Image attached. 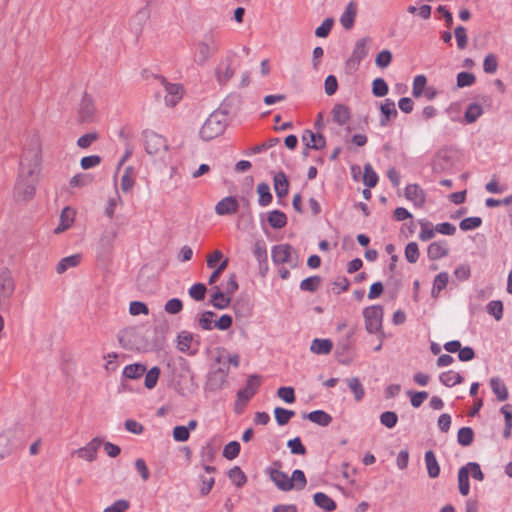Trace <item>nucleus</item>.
<instances>
[{
	"label": "nucleus",
	"mask_w": 512,
	"mask_h": 512,
	"mask_svg": "<svg viewBox=\"0 0 512 512\" xmlns=\"http://www.w3.org/2000/svg\"><path fill=\"white\" fill-rule=\"evenodd\" d=\"M378 175L370 164L364 166L363 183L368 188H373L378 183Z\"/></svg>",
	"instance_id": "obj_48"
},
{
	"label": "nucleus",
	"mask_w": 512,
	"mask_h": 512,
	"mask_svg": "<svg viewBox=\"0 0 512 512\" xmlns=\"http://www.w3.org/2000/svg\"><path fill=\"white\" fill-rule=\"evenodd\" d=\"M367 38L359 39L353 48L351 56L346 61V67L350 71H356L361 61L367 56L368 51L366 49Z\"/></svg>",
	"instance_id": "obj_9"
},
{
	"label": "nucleus",
	"mask_w": 512,
	"mask_h": 512,
	"mask_svg": "<svg viewBox=\"0 0 512 512\" xmlns=\"http://www.w3.org/2000/svg\"><path fill=\"white\" fill-rule=\"evenodd\" d=\"M382 117L380 119V125L382 127L387 126L388 122L392 117H396L398 112L395 108V103L391 99H385L384 103L380 107Z\"/></svg>",
	"instance_id": "obj_23"
},
{
	"label": "nucleus",
	"mask_w": 512,
	"mask_h": 512,
	"mask_svg": "<svg viewBox=\"0 0 512 512\" xmlns=\"http://www.w3.org/2000/svg\"><path fill=\"white\" fill-rule=\"evenodd\" d=\"M206 292H207V288H206V285L203 283H196V284L192 285L188 290L189 296L192 299H194L195 301L204 300Z\"/></svg>",
	"instance_id": "obj_53"
},
{
	"label": "nucleus",
	"mask_w": 512,
	"mask_h": 512,
	"mask_svg": "<svg viewBox=\"0 0 512 512\" xmlns=\"http://www.w3.org/2000/svg\"><path fill=\"white\" fill-rule=\"evenodd\" d=\"M270 478L278 487V489L282 491H290L294 489V484L291 483L290 478L285 472H282L278 469H271Z\"/></svg>",
	"instance_id": "obj_18"
},
{
	"label": "nucleus",
	"mask_w": 512,
	"mask_h": 512,
	"mask_svg": "<svg viewBox=\"0 0 512 512\" xmlns=\"http://www.w3.org/2000/svg\"><path fill=\"white\" fill-rule=\"evenodd\" d=\"M73 212L69 208L63 209L60 215V224L55 229V233H60L68 229L73 223Z\"/></svg>",
	"instance_id": "obj_45"
},
{
	"label": "nucleus",
	"mask_w": 512,
	"mask_h": 512,
	"mask_svg": "<svg viewBox=\"0 0 512 512\" xmlns=\"http://www.w3.org/2000/svg\"><path fill=\"white\" fill-rule=\"evenodd\" d=\"M257 193L259 195L258 204L261 207H266L272 202V194L270 186L266 182H261L257 185Z\"/></svg>",
	"instance_id": "obj_36"
},
{
	"label": "nucleus",
	"mask_w": 512,
	"mask_h": 512,
	"mask_svg": "<svg viewBox=\"0 0 512 512\" xmlns=\"http://www.w3.org/2000/svg\"><path fill=\"white\" fill-rule=\"evenodd\" d=\"M331 114L333 121L340 126L346 124L351 117L350 109L344 104H335Z\"/></svg>",
	"instance_id": "obj_22"
},
{
	"label": "nucleus",
	"mask_w": 512,
	"mask_h": 512,
	"mask_svg": "<svg viewBox=\"0 0 512 512\" xmlns=\"http://www.w3.org/2000/svg\"><path fill=\"white\" fill-rule=\"evenodd\" d=\"M419 224L421 227V231L419 233V239L421 241H429L435 236V227L433 224L427 220L421 219L419 220Z\"/></svg>",
	"instance_id": "obj_42"
},
{
	"label": "nucleus",
	"mask_w": 512,
	"mask_h": 512,
	"mask_svg": "<svg viewBox=\"0 0 512 512\" xmlns=\"http://www.w3.org/2000/svg\"><path fill=\"white\" fill-rule=\"evenodd\" d=\"M94 101L90 95L85 93L81 99L78 114L81 122L92 121L95 114Z\"/></svg>",
	"instance_id": "obj_11"
},
{
	"label": "nucleus",
	"mask_w": 512,
	"mask_h": 512,
	"mask_svg": "<svg viewBox=\"0 0 512 512\" xmlns=\"http://www.w3.org/2000/svg\"><path fill=\"white\" fill-rule=\"evenodd\" d=\"M295 412L292 410H288L282 407H276L274 409V416L276 419V422L280 426L286 425L292 417H294Z\"/></svg>",
	"instance_id": "obj_44"
},
{
	"label": "nucleus",
	"mask_w": 512,
	"mask_h": 512,
	"mask_svg": "<svg viewBox=\"0 0 512 512\" xmlns=\"http://www.w3.org/2000/svg\"><path fill=\"white\" fill-rule=\"evenodd\" d=\"M291 483L294 484V489L302 490L307 484L305 474L302 470L296 469L292 472V476L289 477Z\"/></svg>",
	"instance_id": "obj_57"
},
{
	"label": "nucleus",
	"mask_w": 512,
	"mask_h": 512,
	"mask_svg": "<svg viewBox=\"0 0 512 512\" xmlns=\"http://www.w3.org/2000/svg\"><path fill=\"white\" fill-rule=\"evenodd\" d=\"M483 114L481 105L477 103H470L465 111L464 120L466 123L471 124L477 121V119Z\"/></svg>",
	"instance_id": "obj_40"
},
{
	"label": "nucleus",
	"mask_w": 512,
	"mask_h": 512,
	"mask_svg": "<svg viewBox=\"0 0 512 512\" xmlns=\"http://www.w3.org/2000/svg\"><path fill=\"white\" fill-rule=\"evenodd\" d=\"M458 488L462 496H467L470 492V483L466 468H460L458 470Z\"/></svg>",
	"instance_id": "obj_46"
},
{
	"label": "nucleus",
	"mask_w": 512,
	"mask_h": 512,
	"mask_svg": "<svg viewBox=\"0 0 512 512\" xmlns=\"http://www.w3.org/2000/svg\"><path fill=\"white\" fill-rule=\"evenodd\" d=\"M389 91L388 84L383 78H376L372 82V93L376 97H384Z\"/></svg>",
	"instance_id": "obj_52"
},
{
	"label": "nucleus",
	"mask_w": 512,
	"mask_h": 512,
	"mask_svg": "<svg viewBox=\"0 0 512 512\" xmlns=\"http://www.w3.org/2000/svg\"><path fill=\"white\" fill-rule=\"evenodd\" d=\"M302 141L307 149L321 150L326 146V139L320 133H314L311 130H305L302 135Z\"/></svg>",
	"instance_id": "obj_13"
},
{
	"label": "nucleus",
	"mask_w": 512,
	"mask_h": 512,
	"mask_svg": "<svg viewBox=\"0 0 512 512\" xmlns=\"http://www.w3.org/2000/svg\"><path fill=\"white\" fill-rule=\"evenodd\" d=\"M231 303V297L226 294V292L222 291L218 286L213 288V293L211 294V299L209 304H211L214 308L223 310L229 307Z\"/></svg>",
	"instance_id": "obj_17"
},
{
	"label": "nucleus",
	"mask_w": 512,
	"mask_h": 512,
	"mask_svg": "<svg viewBox=\"0 0 512 512\" xmlns=\"http://www.w3.org/2000/svg\"><path fill=\"white\" fill-rule=\"evenodd\" d=\"M241 450V445L238 441H231L223 448V457L227 460H233L238 457Z\"/></svg>",
	"instance_id": "obj_51"
},
{
	"label": "nucleus",
	"mask_w": 512,
	"mask_h": 512,
	"mask_svg": "<svg viewBox=\"0 0 512 512\" xmlns=\"http://www.w3.org/2000/svg\"><path fill=\"white\" fill-rule=\"evenodd\" d=\"M346 383L351 390V392L354 394V398L357 402H360L365 395V389L363 385L361 384L358 377H352L346 379Z\"/></svg>",
	"instance_id": "obj_39"
},
{
	"label": "nucleus",
	"mask_w": 512,
	"mask_h": 512,
	"mask_svg": "<svg viewBox=\"0 0 512 512\" xmlns=\"http://www.w3.org/2000/svg\"><path fill=\"white\" fill-rule=\"evenodd\" d=\"M476 81V77L471 72H460L457 74V87L464 88L472 86Z\"/></svg>",
	"instance_id": "obj_56"
},
{
	"label": "nucleus",
	"mask_w": 512,
	"mask_h": 512,
	"mask_svg": "<svg viewBox=\"0 0 512 512\" xmlns=\"http://www.w3.org/2000/svg\"><path fill=\"white\" fill-rule=\"evenodd\" d=\"M14 291V281L10 271L7 269L0 273V297L7 298L12 295Z\"/></svg>",
	"instance_id": "obj_21"
},
{
	"label": "nucleus",
	"mask_w": 512,
	"mask_h": 512,
	"mask_svg": "<svg viewBox=\"0 0 512 512\" xmlns=\"http://www.w3.org/2000/svg\"><path fill=\"white\" fill-rule=\"evenodd\" d=\"M150 9L148 5L138 10V12L132 18V25L135 30H141L142 25L149 19Z\"/></svg>",
	"instance_id": "obj_43"
},
{
	"label": "nucleus",
	"mask_w": 512,
	"mask_h": 512,
	"mask_svg": "<svg viewBox=\"0 0 512 512\" xmlns=\"http://www.w3.org/2000/svg\"><path fill=\"white\" fill-rule=\"evenodd\" d=\"M439 380L446 387H453L457 384H461L464 381V378L458 372L449 370L442 372L439 376Z\"/></svg>",
	"instance_id": "obj_30"
},
{
	"label": "nucleus",
	"mask_w": 512,
	"mask_h": 512,
	"mask_svg": "<svg viewBox=\"0 0 512 512\" xmlns=\"http://www.w3.org/2000/svg\"><path fill=\"white\" fill-rule=\"evenodd\" d=\"M239 203L233 196H227L219 201L215 206V212L218 215H231L238 211Z\"/></svg>",
	"instance_id": "obj_15"
},
{
	"label": "nucleus",
	"mask_w": 512,
	"mask_h": 512,
	"mask_svg": "<svg viewBox=\"0 0 512 512\" xmlns=\"http://www.w3.org/2000/svg\"><path fill=\"white\" fill-rule=\"evenodd\" d=\"M449 275L447 272H440L435 276L433 281V287L431 290V296L437 298L442 290H444L448 284Z\"/></svg>",
	"instance_id": "obj_34"
},
{
	"label": "nucleus",
	"mask_w": 512,
	"mask_h": 512,
	"mask_svg": "<svg viewBox=\"0 0 512 512\" xmlns=\"http://www.w3.org/2000/svg\"><path fill=\"white\" fill-rule=\"evenodd\" d=\"M397 421L398 416L393 411H385L380 415V423L389 429L394 428L397 424Z\"/></svg>",
	"instance_id": "obj_63"
},
{
	"label": "nucleus",
	"mask_w": 512,
	"mask_h": 512,
	"mask_svg": "<svg viewBox=\"0 0 512 512\" xmlns=\"http://www.w3.org/2000/svg\"><path fill=\"white\" fill-rule=\"evenodd\" d=\"M425 464L427 473L430 478H436L440 474V466L436 459L435 453L432 450L425 452Z\"/></svg>",
	"instance_id": "obj_26"
},
{
	"label": "nucleus",
	"mask_w": 512,
	"mask_h": 512,
	"mask_svg": "<svg viewBox=\"0 0 512 512\" xmlns=\"http://www.w3.org/2000/svg\"><path fill=\"white\" fill-rule=\"evenodd\" d=\"M356 14L357 4L354 1H351L348 3L345 11L340 17V23L344 29L349 30L354 26Z\"/></svg>",
	"instance_id": "obj_20"
},
{
	"label": "nucleus",
	"mask_w": 512,
	"mask_h": 512,
	"mask_svg": "<svg viewBox=\"0 0 512 512\" xmlns=\"http://www.w3.org/2000/svg\"><path fill=\"white\" fill-rule=\"evenodd\" d=\"M160 372V368L154 366L146 373L144 384L147 389H153L157 385Z\"/></svg>",
	"instance_id": "obj_54"
},
{
	"label": "nucleus",
	"mask_w": 512,
	"mask_h": 512,
	"mask_svg": "<svg viewBox=\"0 0 512 512\" xmlns=\"http://www.w3.org/2000/svg\"><path fill=\"white\" fill-rule=\"evenodd\" d=\"M262 377L258 374H252L247 378L246 386L237 392L236 409L239 405L244 407L249 400L256 394L261 384Z\"/></svg>",
	"instance_id": "obj_8"
},
{
	"label": "nucleus",
	"mask_w": 512,
	"mask_h": 512,
	"mask_svg": "<svg viewBox=\"0 0 512 512\" xmlns=\"http://www.w3.org/2000/svg\"><path fill=\"white\" fill-rule=\"evenodd\" d=\"M500 412L504 416V430H503V437L505 439H509L512 434V407L510 404H505L500 408Z\"/></svg>",
	"instance_id": "obj_37"
},
{
	"label": "nucleus",
	"mask_w": 512,
	"mask_h": 512,
	"mask_svg": "<svg viewBox=\"0 0 512 512\" xmlns=\"http://www.w3.org/2000/svg\"><path fill=\"white\" fill-rule=\"evenodd\" d=\"M419 248L416 242H410L405 247V258L409 263H416L419 259Z\"/></svg>",
	"instance_id": "obj_59"
},
{
	"label": "nucleus",
	"mask_w": 512,
	"mask_h": 512,
	"mask_svg": "<svg viewBox=\"0 0 512 512\" xmlns=\"http://www.w3.org/2000/svg\"><path fill=\"white\" fill-rule=\"evenodd\" d=\"M11 432L6 431L0 435V457L4 458L18 447L15 441H10Z\"/></svg>",
	"instance_id": "obj_29"
},
{
	"label": "nucleus",
	"mask_w": 512,
	"mask_h": 512,
	"mask_svg": "<svg viewBox=\"0 0 512 512\" xmlns=\"http://www.w3.org/2000/svg\"><path fill=\"white\" fill-rule=\"evenodd\" d=\"M447 243L444 240L432 242L427 249V256L430 260H439L448 255Z\"/></svg>",
	"instance_id": "obj_19"
},
{
	"label": "nucleus",
	"mask_w": 512,
	"mask_h": 512,
	"mask_svg": "<svg viewBox=\"0 0 512 512\" xmlns=\"http://www.w3.org/2000/svg\"><path fill=\"white\" fill-rule=\"evenodd\" d=\"M218 50L217 35L212 31L206 32L202 40L194 43L192 49L193 61L197 66H204Z\"/></svg>",
	"instance_id": "obj_2"
},
{
	"label": "nucleus",
	"mask_w": 512,
	"mask_h": 512,
	"mask_svg": "<svg viewBox=\"0 0 512 512\" xmlns=\"http://www.w3.org/2000/svg\"><path fill=\"white\" fill-rule=\"evenodd\" d=\"M274 190L278 198H283L288 194L289 181L286 174L282 171L274 176Z\"/></svg>",
	"instance_id": "obj_24"
},
{
	"label": "nucleus",
	"mask_w": 512,
	"mask_h": 512,
	"mask_svg": "<svg viewBox=\"0 0 512 512\" xmlns=\"http://www.w3.org/2000/svg\"><path fill=\"white\" fill-rule=\"evenodd\" d=\"M474 432L470 427H462L457 433V441L462 446H469L473 442Z\"/></svg>",
	"instance_id": "obj_50"
},
{
	"label": "nucleus",
	"mask_w": 512,
	"mask_h": 512,
	"mask_svg": "<svg viewBox=\"0 0 512 512\" xmlns=\"http://www.w3.org/2000/svg\"><path fill=\"white\" fill-rule=\"evenodd\" d=\"M490 386L493 393L499 401H505L508 398V390L504 382L498 378L493 377L490 379Z\"/></svg>",
	"instance_id": "obj_32"
},
{
	"label": "nucleus",
	"mask_w": 512,
	"mask_h": 512,
	"mask_svg": "<svg viewBox=\"0 0 512 512\" xmlns=\"http://www.w3.org/2000/svg\"><path fill=\"white\" fill-rule=\"evenodd\" d=\"M461 468H466L467 476L471 475L472 478L482 481L484 479V474L481 470V467L476 462H468L466 465Z\"/></svg>",
	"instance_id": "obj_58"
},
{
	"label": "nucleus",
	"mask_w": 512,
	"mask_h": 512,
	"mask_svg": "<svg viewBox=\"0 0 512 512\" xmlns=\"http://www.w3.org/2000/svg\"><path fill=\"white\" fill-rule=\"evenodd\" d=\"M333 343L330 339L315 338L310 346L311 352L317 355H326L331 352Z\"/></svg>",
	"instance_id": "obj_28"
},
{
	"label": "nucleus",
	"mask_w": 512,
	"mask_h": 512,
	"mask_svg": "<svg viewBox=\"0 0 512 512\" xmlns=\"http://www.w3.org/2000/svg\"><path fill=\"white\" fill-rule=\"evenodd\" d=\"M216 313L213 311H204L200 315H198L197 321L198 325L203 330H212L215 328V320L214 317Z\"/></svg>",
	"instance_id": "obj_38"
},
{
	"label": "nucleus",
	"mask_w": 512,
	"mask_h": 512,
	"mask_svg": "<svg viewBox=\"0 0 512 512\" xmlns=\"http://www.w3.org/2000/svg\"><path fill=\"white\" fill-rule=\"evenodd\" d=\"M482 224V219L480 217H468L459 223V227L462 231H470L477 229Z\"/></svg>",
	"instance_id": "obj_60"
},
{
	"label": "nucleus",
	"mask_w": 512,
	"mask_h": 512,
	"mask_svg": "<svg viewBox=\"0 0 512 512\" xmlns=\"http://www.w3.org/2000/svg\"><path fill=\"white\" fill-rule=\"evenodd\" d=\"M365 320V328L370 334H380L381 339L384 338L382 329L383 308L380 305H372L363 310Z\"/></svg>",
	"instance_id": "obj_5"
},
{
	"label": "nucleus",
	"mask_w": 512,
	"mask_h": 512,
	"mask_svg": "<svg viewBox=\"0 0 512 512\" xmlns=\"http://www.w3.org/2000/svg\"><path fill=\"white\" fill-rule=\"evenodd\" d=\"M144 148L149 155H159L168 150L166 139L152 130L142 132Z\"/></svg>",
	"instance_id": "obj_6"
},
{
	"label": "nucleus",
	"mask_w": 512,
	"mask_h": 512,
	"mask_svg": "<svg viewBox=\"0 0 512 512\" xmlns=\"http://www.w3.org/2000/svg\"><path fill=\"white\" fill-rule=\"evenodd\" d=\"M303 417L322 427H327L333 420L332 416L324 410H314L308 414H304Z\"/></svg>",
	"instance_id": "obj_25"
},
{
	"label": "nucleus",
	"mask_w": 512,
	"mask_h": 512,
	"mask_svg": "<svg viewBox=\"0 0 512 512\" xmlns=\"http://www.w3.org/2000/svg\"><path fill=\"white\" fill-rule=\"evenodd\" d=\"M41 151L37 139H34L29 147L24 148L20 164L14 194L17 200L28 201L35 194V186L40 172Z\"/></svg>",
	"instance_id": "obj_1"
},
{
	"label": "nucleus",
	"mask_w": 512,
	"mask_h": 512,
	"mask_svg": "<svg viewBox=\"0 0 512 512\" xmlns=\"http://www.w3.org/2000/svg\"><path fill=\"white\" fill-rule=\"evenodd\" d=\"M193 334L188 331H181L177 336V348L181 352H188L193 341Z\"/></svg>",
	"instance_id": "obj_41"
},
{
	"label": "nucleus",
	"mask_w": 512,
	"mask_h": 512,
	"mask_svg": "<svg viewBox=\"0 0 512 512\" xmlns=\"http://www.w3.org/2000/svg\"><path fill=\"white\" fill-rule=\"evenodd\" d=\"M271 257L274 264H289L296 267L298 264V254L289 244H278L272 247Z\"/></svg>",
	"instance_id": "obj_7"
},
{
	"label": "nucleus",
	"mask_w": 512,
	"mask_h": 512,
	"mask_svg": "<svg viewBox=\"0 0 512 512\" xmlns=\"http://www.w3.org/2000/svg\"><path fill=\"white\" fill-rule=\"evenodd\" d=\"M253 254L258 261L259 273L265 276L268 272V255L267 248L264 241H257L254 245Z\"/></svg>",
	"instance_id": "obj_12"
},
{
	"label": "nucleus",
	"mask_w": 512,
	"mask_h": 512,
	"mask_svg": "<svg viewBox=\"0 0 512 512\" xmlns=\"http://www.w3.org/2000/svg\"><path fill=\"white\" fill-rule=\"evenodd\" d=\"M313 500L316 506L327 512H331L336 509L335 501L323 492L315 493L313 496Z\"/></svg>",
	"instance_id": "obj_27"
},
{
	"label": "nucleus",
	"mask_w": 512,
	"mask_h": 512,
	"mask_svg": "<svg viewBox=\"0 0 512 512\" xmlns=\"http://www.w3.org/2000/svg\"><path fill=\"white\" fill-rule=\"evenodd\" d=\"M227 378L218 375L217 371H213L208 376V385L212 390H219L226 383Z\"/></svg>",
	"instance_id": "obj_61"
},
{
	"label": "nucleus",
	"mask_w": 512,
	"mask_h": 512,
	"mask_svg": "<svg viewBox=\"0 0 512 512\" xmlns=\"http://www.w3.org/2000/svg\"><path fill=\"white\" fill-rule=\"evenodd\" d=\"M392 53L390 50H382L381 52H379L376 56V59H375V64L379 67V68H386L390 65L391 61H392Z\"/></svg>",
	"instance_id": "obj_64"
},
{
	"label": "nucleus",
	"mask_w": 512,
	"mask_h": 512,
	"mask_svg": "<svg viewBox=\"0 0 512 512\" xmlns=\"http://www.w3.org/2000/svg\"><path fill=\"white\" fill-rule=\"evenodd\" d=\"M101 444L102 439L95 437L86 446L73 451V455H77L81 459L92 462L96 459L97 451Z\"/></svg>",
	"instance_id": "obj_10"
},
{
	"label": "nucleus",
	"mask_w": 512,
	"mask_h": 512,
	"mask_svg": "<svg viewBox=\"0 0 512 512\" xmlns=\"http://www.w3.org/2000/svg\"><path fill=\"white\" fill-rule=\"evenodd\" d=\"M80 259L81 256L79 254H74L62 258L56 266V272L58 274H62L66 272L69 268L76 267L79 264Z\"/></svg>",
	"instance_id": "obj_35"
},
{
	"label": "nucleus",
	"mask_w": 512,
	"mask_h": 512,
	"mask_svg": "<svg viewBox=\"0 0 512 512\" xmlns=\"http://www.w3.org/2000/svg\"><path fill=\"white\" fill-rule=\"evenodd\" d=\"M322 282L320 276H310L305 278L300 283V289L307 292H315Z\"/></svg>",
	"instance_id": "obj_47"
},
{
	"label": "nucleus",
	"mask_w": 512,
	"mask_h": 512,
	"mask_svg": "<svg viewBox=\"0 0 512 512\" xmlns=\"http://www.w3.org/2000/svg\"><path fill=\"white\" fill-rule=\"evenodd\" d=\"M405 197L412 201L417 207H422L426 201L424 190L417 184H409L406 186Z\"/></svg>",
	"instance_id": "obj_16"
},
{
	"label": "nucleus",
	"mask_w": 512,
	"mask_h": 512,
	"mask_svg": "<svg viewBox=\"0 0 512 512\" xmlns=\"http://www.w3.org/2000/svg\"><path fill=\"white\" fill-rule=\"evenodd\" d=\"M287 446L290 449V452L295 455H305L307 452L306 447L303 445L300 437H295L288 440Z\"/></svg>",
	"instance_id": "obj_62"
},
{
	"label": "nucleus",
	"mask_w": 512,
	"mask_h": 512,
	"mask_svg": "<svg viewBox=\"0 0 512 512\" xmlns=\"http://www.w3.org/2000/svg\"><path fill=\"white\" fill-rule=\"evenodd\" d=\"M487 313L492 315L497 321L503 317V303L500 300H493L487 304Z\"/></svg>",
	"instance_id": "obj_55"
},
{
	"label": "nucleus",
	"mask_w": 512,
	"mask_h": 512,
	"mask_svg": "<svg viewBox=\"0 0 512 512\" xmlns=\"http://www.w3.org/2000/svg\"><path fill=\"white\" fill-rule=\"evenodd\" d=\"M227 125V113L223 110H215L201 127L200 137L205 141H210L220 136L225 131Z\"/></svg>",
	"instance_id": "obj_3"
},
{
	"label": "nucleus",
	"mask_w": 512,
	"mask_h": 512,
	"mask_svg": "<svg viewBox=\"0 0 512 512\" xmlns=\"http://www.w3.org/2000/svg\"><path fill=\"white\" fill-rule=\"evenodd\" d=\"M146 372V366L141 363H134L124 367L123 376L128 379H139Z\"/></svg>",
	"instance_id": "obj_33"
},
{
	"label": "nucleus",
	"mask_w": 512,
	"mask_h": 512,
	"mask_svg": "<svg viewBox=\"0 0 512 512\" xmlns=\"http://www.w3.org/2000/svg\"><path fill=\"white\" fill-rule=\"evenodd\" d=\"M162 83L165 87V103L167 106H175L182 98V87L179 84L168 83L162 78Z\"/></svg>",
	"instance_id": "obj_14"
},
{
	"label": "nucleus",
	"mask_w": 512,
	"mask_h": 512,
	"mask_svg": "<svg viewBox=\"0 0 512 512\" xmlns=\"http://www.w3.org/2000/svg\"><path fill=\"white\" fill-rule=\"evenodd\" d=\"M267 221L274 229H281L287 224V216L280 210H273L269 212Z\"/></svg>",
	"instance_id": "obj_31"
},
{
	"label": "nucleus",
	"mask_w": 512,
	"mask_h": 512,
	"mask_svg": "<svg viewBox=\"0 0 512 512\" xmlns=\"http://www.w3.org/2000/svg\"><path fill=\"white\" fill-rule=\"evenodd\" d=\"M240 64L239 55L233 50H228L215 67L214 74L218 84L226 85L233 78Z\"/></svg>",
	"instance_id": "obj_4"
},
{
	"label": "nucleus",
	"mask_w": 512,
	"mask_h": 512,
	"mask_svg": "<svg viewBox=\"0 0 512 512\" xmlns=\"http://www.w3.org/2000/svg\"><path fill=\"white\" fill-rule=\"evenodd\" d=\"M228 477L236 487H242L247 481L245 473L238 466H234L229 470Z\"/></svg>",
	"instance_id": "obj_49"
}]
</instances>
